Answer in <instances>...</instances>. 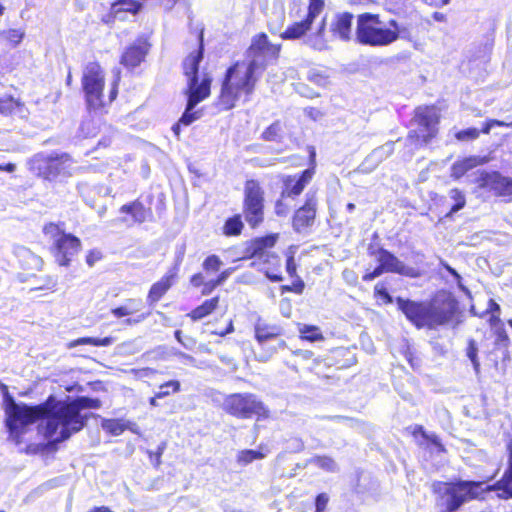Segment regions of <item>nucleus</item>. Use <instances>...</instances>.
Listing matches in <instances>:
<instances>
[{"instance_id":"52","label":"nucleus","mask_w":512,"mask_h":512,"mask_svg":"<svg viewBox=\"0 0 512 512\" xmlns=\"http://www.w3.org/2000/svg\"><path fill=\"white\" fill-rule=\"evenodd\" d=\"M285 198H280L275 203V214L279 217H286L290 212V207L284 202Z\"/></svg>"},{"instance_id":"44","label":"nucleus","mask_w":512,"mask_h":512,"mask_svg":"<svg viewBox=\"0 0 512 512\" xmlns=\"http://www.w3.org/2000/svg\"><path fill=\"white\" fill-rule=\"evenodd\" d=\"M180 390V382L177 380L168 381L159 387V391L156 392V397L164 398L171 393L178 392Z\"/></svg>"},{"instance_id":"61","label":"nucleus","mask_w":512,"mask_h":512,"mask_svg":"<svg viewBox=\"0 0 512 512\" xmlns=\"http://www.w3.org/2000/svg\"><path fill=\"white\" fill-rule=\"evenodd\" d=\"M99 253H95V252H90L87 257H86V262L87 264L92 267L95 263V261H97L99 259V256H98Z\"/></svg>"},{"instance_id":"39","label":"nucleus","mask_w":512,"mask_h":512,"mask_svg":"<svg viewBox=\"0 0 512 512\" xmlns=\"http://www.w3.org/2000/svg\"><path fill=\"white\" fill-rule=\"evenodd\" d=\"M299 332L303 340L315 342L323 339V335L317 326L303 325Z\"/></svg>"},{"instance_id":"51","label":"nucleus","mask_w":512,"mask_h":512,"mask_svg":"<svg viewBox=\"0 0 512 512\" xmlns=\"http://www.w3.org/2000/svg\"><path fill=\"white\" fill-rule=\"evenodd\" d=\"M329 502L327 493H320L315 498V512H324Z\"/></svg>"},{"instance_id":"56","label":"nucleus","mask_w":512,"mask_h":512,"mask_svg":"<svg viewBox=\"0 0 512 512\" xmlns=\"http://www.w3.org/2000/svg\"><path fill=\"white\" fill-rule=\"evenodd\" d=\"M231 274V269H227L223 272H221L218 277L213 280V285H222L227 279L228 277L230 276Z\"/></svg>"},{"instance_id":"58","label":"nucleus","mask_w":512,"mask_h":512,"mask_svg":"<svg viewBox=\"0 0 512 512\" xmlns=\"http://www.w3.org/2000/svg\"><path fill=\"white\" fill-rule=\"evenodd\" d=\"M293 354L301 357L304 360H309L313 357V352L310 350L298 349L293 351Z\"/></svg>"},{"instance_id":"7","label":"nucleus","mask_w":512,"mask_h":512,"mask_svg":"<svg viewBox=\"0 0 512 512\" xmlns=\"http://www.w3.org/2000/svg\"><path fill=\"white\" fill-rule=\"evenodd\" d=\"M223 408L227 413L242 419L254 415L258 418L269 416V410L253 394H231L225 398Z\"/></svg>"},{"instance_id":"54","label":"nucleus","mask_w":512,"mask_h":512,"mask_svg":"<svg viewBox=\"0 0 512 512\" xmlns=\"http://www.w3.org/2000/svg\"><path fill=\"white\" fill-rule=\"evenodd\" d=\"M506 125L504 122L500 121V120H489L488 122H486L483 126V128L481 129V132L484 133V134H488L490 133L491 129L494 127V126H504Z\"/></svg>"},{"instance_id":"48","label":"nucleus","mask_w":512,"mask_h":512,"mask_svg":"<svg viewBox=\"0 0 512 512\" xmlns=\"http://www.w3.org/2000/svg\"><path fill=\"white\" fill-rule=\"evenodd\" d=\"M480 131L477 128H467L456 133V138L460 141L474 140L479 137Z\"/></svg>"},{"instance_id":"8","label":"nucleus","mask_w":512,"mask_h":512,"mask_svg":"<svg viewBox=\"0 0 512 512\" xmlns=\"http://www.w3.org/2000/svg\"><path fill=\"white\" fill-rule=\"evenodd\" d=\"M243 215L252 228L264 220V190L253 179L247 180L244 185Z\"/></svg>"},{"instance_id":"36","label":"nucleus","mask_w":512,"mask_h":512,"mask_svg":"<svg viewBox=\"0 0 512 512\" xmlns=\"http://www.w3.org/2000/svg\"><path fill=\"white\" fill-rule=\"evenodd\" d=\"M309 463L319 467L326 472L334 473L338 471V465L334 459L328 456H315L309 460Z\"/></svg>"},{"instance_id":"57","label":"nucleus","mask_w":512,"mask_h":512,"mask_svg":"<svg viewBox=\"0 0 512 512\" xmlns=\"http://www.w3.org/2000/svg\"><path fill=\"white\" fill-rule=\"evenodd\" d=\"M417 431L421 433V435L424 438L430 440L433 444L440 445L439 438L436 435H432L431 437H429L422 426H417Z\"/></svg>"},{"instance_id":"15","label":"nucleus","mask_w":512,"mask_h":512,"mask_svg":"<svg viewBox=\"0 0 512 512\" xmlns=\"http://www.w3.org/2000/svg\"><path fill=\"white\" fill-rule=\"evenodd\" d=\"M377 261L381 263L386 272L396 273L403 276L415 277V269L407 266L387 249L379 248Z\"/></svg>"},{"instance_id":"10","label":"nucleus","mask_w":512,"mask_h":512,"mask_svg":"<svg viewBox=\"0 0 512 512\" xmlns=\"http://www.w3.org/2000/svg\"><path fill=\"white\" fill-rule=\"evenodd\" d=\"M414 120L418 124V131H411L409 138H422V142L428 144L437 133L439 122L437 109L435 107H418Z\"/></svg>"},{"instance_id":"18","label":"nucleus","mask_w":512,"mask_h":512,"mask_svg":"<svg viewBox=\"0 0 512 512\" xmlns=\"http://www.w3.org/2000/svg\"><path fill=\"white\" fill-rule=\"evenodd\" d=\"M483 185L489 187L498 196H512V178L504 177L498 172L485 174Z\"/></svg>"},{"instance_id":"27","label":"nucleus","mask_w":512,"mask_h":512,"mask_svg":"<svg viewBox=\"0 0 512 512\" xmlns=\"http://www.w3.org/2000/svg\"><path fill=\"white\" fill-rule=\"evenodd\" d=\"M277 239L278 236L276 234L256 238L249 248L251 256L261 255L266 249L272 248L276 244Z\"/></svg>"},{"instance_id":"38","label":"nucleus","mask_w":512,"mask_h":512,"mask_svg":"<svg viewBox=\"0 0 512 512\" xmlns=\"http://www.w3.org/2000/svg\"><path fill=\"white\" fill-rule=\"evenodd\" d=\"M286 347V342L284 340H278L277 345H267L265 349H261L262 351L256 354V359L260 362H267L278 349H283Z\"/></svg>"},{"instance_id":"24","label":"nucleus","mask_w":512,"mask_h":512,"mask_svg":"<svg viewBox=\"0 0 512 512\" xmlns=\"http://www.w3.org/2000/svg\"><path fill=\"white\" fill-rule=\"evenodd\" d=\"M312 23H310L307 19H303L298 22H294L289 25L285 31L280 34V37L283 40H300L302 38L305 39L308 31L311 30Z\"/></svg>"},{"instance_id":"17","label":"nucleus","mask_w":512,"mask_h":512,"mask_svg":"<svg viewBox=\"0 0 512 512\" xmlns=\"http://www.w3.org/2000/svg\"><path fill=\"white\" fill-rule=\"evenodd\" d=\"M353 18V14L350 12L335 14L329 25L332 35L341 41H349L351 39Z\"/></svg>"},{"instance_id":"64","label":"nucleus","mask_w":512,"mask_h":512,"mask_svg":"<svg viewBox=\"0 0 512 512\" xmlns=\"http://www.w3.org/2000/svg\"><path fill=\"white\" fill-rule=\"evenodd\" d=\"M16 170V165L13 163H7L5 165L0 164V171L12 173Z\"/></svg>"},{"instance_id":"4","label":"nucleus","mask_w":512,"mask_h":512,"mask_svg":"<svg viewBox=\"0 0 512 512\" xmlns=\"http://www.w3.org/2000/svg\"><path fill=\"white\" fill-rule=\"evenodd\" d=\"M402 30L395 19H390L386 26L379 15L363 13L357 18L356 41L370 47L388 46L399 39Z\"/></svg>"},{"instance_id":"63","label":"nucleus","mask_w":512,"mask_h":512,"mask_svg":"<svg viewBox=\"0 0 512 512\" xmlns=\"http://www.w3.org/2000/svg\"><path fill=\"white\" fill-rule=\"evenodd\" d=\"M287 272L289 275H293L296 272V265L294 263L293 258H289L286 263Z\"/></svg>"},{"instance_id":"20","label":"nucleus","mask_w":512,"mask_h":512,"mask_svg":"<svg viewBox=\"0 0 512 512\" xmlns=\"http://www.w3.org/2000/svg\"><path fill=\"white\" fill-rule=\"evenodd\" d=\"M254 330L255 338L261 349H265L270 340L277 338L282 333L281 327L267 324L261 320L257 321Z\"/></svg>"},{"instance_id":"53","label":"nucleus","mask_w":512,"mask_h":512,"mask_svg":"<svg viewBox=\"0 0 512 512\" xmlns=\"http://www.w3.org/2000/svg\"><path fill=\"white\" fill-rule=\"evenodd\" d=\"M314 174L313 168H308L304 171H302L299 175H295L296 179H298L304 186H306L310 180L312 179V176Z\"/></svg>"},{"instance_id":"23","label":"nucleus","mask_w":512,"mask_h":512,"mask_svg":"<svg viewBox=\"0 0 512 512\" xmlns=\"http://www.w3.org/2000/svg\"><path fill=\"white\" fill-rule=\"evenodd\" d=\"M326 17H324L314 33L307 35L304 44L316 51H326L330 49L328 41L325 38Z\"/></svg>"},{"instance_id":"26","label":"nucleus","mask_w":512,"mask_h":512,"mask_svg":"<svg viewBox=\"0 0 512 512\" xmlns=\"http://www.w3.org/2000/svg\"><path fill=\"white\" fill-rule=\"evenodd\" d=\"M305 186L296 179V176H287L283 181V189L281 191L282 198H292L299 196Z\"/></svg>"},{"instance_id":"22","label":"nucleus","mask_w":512,"mask_h":512,"mask_svg":"<svg viewBox=\"0 0 512 512\" xmlns=\"http://www.w3.org/2000/svg\"><path fill=\"white\" fill-rule=\"evenodd\" d=\"M394 151V142L388 141L384 145L375 148L364 160L362 167L372 170L383 160L388 158Z\"/></svg>"},{"instance_id":"2","label":"nucleus","mask_w":512,"mask_h":512,"mask_svg":"<svg viewBox=\"0 0 512 512\" xmlns=\"http://www.w3.org/2000/svg\"><path fill=\"white\" fill-rule=\"evenodd\" d=\"M395 303L417 329L434 330L439 326H445L452 322L459 312L457 299L448 292H440L430 301H415L398 296Z\"/></svg>"},{"instance_id":"42","label":"nucleus","mask_w":512,"mask_h":512,"mask_svg":"<svg viewBox=\"0 0 512 512\" xmlns=\"http://www.w3.org/2000/svg\"><path fill=\"white\" fill-rule=\"evenodd\" d=\"M102 428L114 436L122 434L125 430L124 424L118 419H105Z\"/></svg>"},{"instance_id":"47","label":"nucleus","mask_w":512,"mask_h":512,"mask_svg":"<svg viewBox=\"0 0 512 512\" xmlns=\"http://www.w3.org/2000/svg\"><path fill=\"white\" fill-rule=\"evenodd\" d=\"M222 264L221 259L217 255H210L204 260L203 268L206 271H218Z\"/></svg>"},{"instance_id":"19","label":"nucleus","mask_w":512,"mask_h":512,"mask_svg":"<svg viewBox=\"0 0 512 512\" xmlns=\"http://www.w3.org/2000/svg\"><path fill=\"white\" fill-rule=\"evenodd\" d=\"M176 276V268L169 271L158 282L154 283L148 293L147 302L150 306L155 305L161 297L170 289L173 279Z\"/></svg>"},{"instance_id":"13","label":"nucleus","mask_w":512,"mask_h":512,"mask_svg":"<svg viewBox=\"0 0 512 512\" xmlns=\"http://www.w3.org/2000/svg\"><path fill=\"white\" fill-rule=\"evenodd\" d=\"M81 248L80 240L72 235L61 233L54 243V256L60 266H69L71 259Z\"/></svg>"},{"instance_id":"59","label":"nucleus","mask_w":512,"mask_h":512,"mask_svg":"<svg viewBox=\"0 0 512 512\" xmlns=\"http://www.w3.org/2000/svg\"><path fill=\"white\" fill-rule=\"evenodd\" d=\"M180 361L181 363L183 364H188V365H191V366H196V359L189 355V354H180Z\"/></svg>"},{"instance_id":"46","label":"nucleus","mask_w":512,"mask_h":512,"mask_svg":"<svg viewBox=\"0 0 512 512\" xmlns=\"http://www.w3.org/2000/svg\"><path fill=\"white\" fill-rule=\"evenodd\" d=\"M166 447H167V443L164 441L158 445L157 450L155 452H153L151 450L147 451L149 458H150L152 464L154 465V467L157 468L160 466L161 457H162Z\"/></svg>"},{"instance_id":"40","label":"nucleus","mask_w":512,"mask_h":512,"mask_svg":"<svg viewBox=\"0 0 512 512\" xmlns=\"http://www.w3.org/2000/svg\"><path fill=\"white\" fill-rule=\"evenodd\" d=\"M450 197L454 200L455 203L451 207L450 211L446 214V217H451L454 213L464 208L466 204L464 194L457 188H454L450 191Z\"/></svg>"},{"instance_id":"34","label":"nucleus","mask_w":512,"mask_h":512,"mask_svg":"<svg viewBox=\"0 0 512 512\" xmlns=\"http://www.w3.org/2000/svg\"><path fill=\"white\" fill-rule=\"evenodd\" d=\"M243 227L241 215H234L225 221L223 232L227 236H237L241 234Z\"/></svg>"},{"instance_id":"6","label":"nucleus","mask_w":512,"mask_h":512,"mask_svg":"<svg viewBox=\"0 0 512 512\" xmlns=\"http://www.w3.org/2000/svg\"><path fill=\"white\" fill-rule=\"evenodd\" d=\"M279 52L280 46L270 43L267 35L260 33L252 38L246 51L247 62L245 63L259 77L268 65L277 60Z\"/></svg>"},{"instance_id":"37","label":"nucleus","mask_w":512,"mask_h":512,"mask_svg":"<svg viewBox=\"0 0 512 512\" xmlns=\"http://www.w3.org/2000/svg\"><path fill=\"white\" fill-rule=\"evenodd\" d=\"M263 447H260L259 450H242L238 453L237 461L241 465H248L257 459H262L266 456V453L262 451Z\"/></svg>"},{"instance_id":"35","label":"nucleus","mask_w":512,"mask_h":512,"mask_svg":"<svg viewBox=\"0 0 512 512\" xmlns=\"http://www.w3.org/2000/svg\"><path fill=\"white\" fill-rule=\"evenodd\" d=\"M478 344L474 339H469L465 350L466 357L471 361L476 375L480 374V361L478 357Z\"/></svg>"},{"instance_id":"43","label":"nucleus","mask_w":512,"mask_h":512,"mask_svg":"<svg viewBox=\"0 0 512 512\" xmlns=\"http://www.w3.org/2000/svg\"><path fill=\"white\" fill-rule=\"evenodd\" d=\"M323 8V0H309L308 12L307 15L305 16V19H307L310 23L313 24L315 19L322 12Z\"/></svg>"},{"instance_id":"33","label":"nucleus","mask_w":512,"mask_h":512,"mask_svg":"<svg viewBox=\"0 0 512 512\" xmlns=\"http://www.w3.org/2000/svg\"><path fill=\"white\" fill-rule=\"evenodd\" d=\"M112 7L115 10V13L123 11L137 15L142 10L143 5L136 0H116Z\"/></svg>"},{"instance_id":"31","label":"nucleus","mask_w":512,"mask_h":512,"mask_svg":"<svg viewBox=\"0 0 512 512\" xmlns=\"http://www.w3.org/2000/svg\"><path fill=\"white\" fill-rule=\"evenodd\" d=\"M48 439L47 443H40V444H31L27 447V453H38V452H54L58 449V445L61 442H58L59 439V432L52 437H46Z\"/></svg>"},{"instance_id":"60","label":"nucleus","mask_w":512,"mask_h":512,"mask_svg":"<svg viewBox=\"0 0 512 512\" xmlns=\"http://www.w3.org/2000/svg\"><path fill=\"white\" fill-rule=\"evenodd\" d=\"M191 284L195 287H198L200 285L203 284L204 282V277L201 273H197V274H194L192 277H191V280H190Z\"/></svg>"},{"instance_id":"55","label":"nucleus","mask_w":512,"mask_h":512,"mask_svg":"<svg viewBox=\"0 0 512 512\" xmlns=\"http://www.w3.org/2000/svg\"><path fill=\"white\" fill-rule=\"evenodd\" d=\"M445 269L448 271V273L453 276L455 278V280H457L458 282V285H459V288L465 292H468V290L466 289V287H464L460 281H461V276L460 274L453 268L451 267L450 265L448 264H445Z\"/></svg>"},{"instance_id":"16","label":"nucleus","mask_w":512,"mask_h":512,"mask_svg":"<svg viewBox=\"0 0 512 512\" xmlns=\"http://www.w3.org/2000/svg\"><path fill=\"white\" fill-rule=\"evenodd\" d=\"M149 51V44L146 40L139 39L130 45L122 54L121 64L133 69L144 61Z\"/></svg>"},{"instance_id":"1","label":"nucleus","mask_w":512,"mask_h":512,"mask_svg":"<svg viewBox=\"0 0 512 512\" xmlns=\"http://www.w3.org/2000/svg\"><path fill=\"white\" fill-rule=\"evenodd\" d=\"M5 411V425L9 432V440L16 445L22 443V436L30 425L41 421L38 428L46 437H52L59 431L58 442L68 440L73 433L80 431L86 424L81 415L84 409H99L101 401L98 398L79 396L73 401H57L50 396L44 403L28 405L17 403L9 393L7 385L0 382Z\"/></svg>"},{"instance_id":"12","label":"nucleus","mask_w":512,"mask_h":512,"mask_svg":"<svg viewBox=\"0 0 512 512\" xmlns=\"http://www.w3.org/2000/svg\"><path fill=\"white\" fill-rule=\"evenodd\" d=\"M317 211V199L314 193H307L305 203L298 208L292 219L293 230L302 233L312 227Z\"/></svg>"},{"instance_id":"49","label":"nucleus","mask_w":512,"mask_h":512,"mask_svg":"<svg viewBox=\"0 0 512 512\" xmlns=\"http://www.w3.org/2000/svg\"><path fill=\"white\" fill-rule=\"evenodd\" d=\"M490 310H491V317H490V324L492 327H496L499 325H502L501 320L499 318L500 315V306L497 304L494 300H490Z\"/></svg>"},{"instance_id":"21","label":"nucleus","mask_w":512,"mask_h":512,"mask_svg":"<svg viewBox=\"0 0 512 512\" xmlns=\"http://www.w3.org/2000/svg\"><path fill=\"white\" fill-rule=\"evenodd\" d=\"M493 328L495 330L496 339L494 342L495 349L493 352H491V355L494 356L493 361L495 364H497L499 360L505 361L509 359L508 347L510 344V339L505 329L503 328V325H499Z\"/></svg>"},{"instance_id":"25","label":"nucleus","mask_w":512,"mask_h":512,"mask_svg":"<svg viewBox=\"0 0 512 512\" xmlns=\"http://www.w3.org/2000/svg\"><path fill=\"white\" fill-rule=\"evenodd\" d=\"M485 160L484 158H480L478 156H470L466 157L462 160L456 161L452 165V177L459 179L461 178L467 171L471 170L472 168L484 164Z\"/></svg>"},{"instance_id":"14","label":"nucleus","mask_w":512,"mask_h":512,"mask_svg":"<svg viewBox=\"0 0 512 512\" xmlns=\"http://www.w3.org/2000/svg\"><path fill=\"white\" fill-rule=\"evenodd\" d=\"M119 212L130 215V218H120V222L127 224L128 226L133 224H142L150 220L153 216L151 208L145 207L138 199L122 205Z\"/></svg>"},{"instance_id":"32","label":"nucleus","mask_w":512,"mask_h":512,"mask_svg":"<svg viewBox=\"0 0 512 512\" xmlns=\"http://www.w3.org/2000/svg\"><path fill=\"white\" fill-rule=\"evenodd\" d=\"M141 308H142L141 300L128 299L124 305L112 309L111 313L115 317L121 318L124 316L134 314V313L140 311Z\"/></svg>"},{"instance_id":"28","label":"nucleus","mask_w":512,"mask_h":512,"mask_svg":"<svg viewBox=\"0 0 512 512\" xmlns=\"http://www.w3.org/2000/svg\"><path fill=\"white\" fill-rule=\"evenodd\" d=\"M284 138L283 124L277 120L268 126L261 134V139L267 142L281 143Z\"/></svg>"},{"instance_id":"9","label":"nucleus","mask_w":512,"mask_h":512,"mask_svg":"<svg viewBox=\"0 0 512 512\" xmlns=\"http://www.w3.org/2000/svg\"><path fill=\"white\" fill-rule=\"evenodd\" d=\"M82 86L89 110H96L103 105L104 74L98 63L90 62L86 65Z\"/></svg>"},{"instance_id":"41","label":"nucleus","mask_w":512,"mask_h":512,"mask_svg":"<svg viewBox=\"0 0 512 512\" xmlns=\"http://www.w3.org/2000/svg\"><path fill=\"white\" fill-rule=\"evenodd\" d=\"M114 339L112 337H104V338H94V337H82L77 339L73 346L75 345H93V346H101L107 347L113 343Z\"/></svg>"},{"instance_id":"30","label":"nucleus","mask_w":512,"mask_h":512,"mask_svg":"<svg viewBox=\"0 0 512 512\" xmlns=\"http://www.w3.org/2000/svg\"><path fill=\"white\" fill-rule=\"evenodd\" d=\"M23 108L24 105L12 96L0 97V114L3 116H9L16 112L21 113Z\"/></svg>"},{"instance_id":"5","label":"nucleus","mask_w":512,"mask_h":512,"mask_svg":"<svg viewBox=\"0 0 512 512\" xmlns=\"http://www.w3.org/2000/svg\"><path fill=\"white\" fill-rule=\"evenodd\" d=\"M258 75L245 62H236L230 66L224 76L219 105L223 110L235 107L240 94L249 96L253 93L258 81Z\"/></svg>"},{"instance_id":"50","label":"nucleus","mask_w":512,"mask_h":512,"mask_svg":"<svg viewBox=\"0 0 512 512\" xmlns=\"http://www.w3.org/2000/svg\"><path fill=\"white\" fill-rule=\"evenodd\" d=\"M375 295L379 296L385 303H393V297L389 294L387 288L382 283H377L374 287Z\"/></svg>"},{"instance_id":"45","label":"nucleus","mask_w":512,"mask_h":512,"mask_svg":"<svg viewBox=\"0 0 512 512\" xmlns=\"http://www.w3.org/2000/svg\"><path fill=\"white\" fill-rule=\"evenodd\" d=\"M3 38L16 47L24 38L25 32L21 29H9L3 32Z\"/></svg>"},{"instance_id":"62","label":"nucleus","mask_w":512,"mask_h":512,"mask_svg":"<svg viewBox=\"0 0 512 512\" xmlns=\"http://www.w3.org/2000/svg\"><path fill=\"white\" fill-rule=\"evenodd\" d=\"M218 285H213V280L207 282L204 284V287H203V290H202V294L203 295H208L212 292L213 289H215Z\"/></svg>"},{"instance_id":"11","label":"nucleus","mask_w":512,"mask_h":512,"mask_svg":"<svg viewBox=\"0 0 512 512\" xmlns=\"http://www.w3.org/2000/svg\"><path fill=\"white\" fill-rule=\"evenodd\" d=\"M71 164V157L66 153L49 154L42 157V165L39 170L46 179L53 180L58 176L70 175Z\"/></svg>"},{"instance_id":"29","label":"nucleus","mask_w":512,"mask_h":512,"mask_svg":"<svg viewBox=\"0 0 512 512\" xmlns=\"http://www.w3.org/2000/svg\"><path fill=\"white\" fill-rule=\"evenodd\" d=\"M219 303V297H213L211 299L205 300L201 305L196 307L190 314L191 318L195 321L201 320L204 317L211 314L217 307Z\"/></svg>"},{"instance_id":"3","label":"nucleus","mask_w":512,"mask_h":512,"mask_svg":"<svg viewBox=\"0 0 512 512\" xmlns=\"http://www.w3.org/2000/svg\"><path fill=\"white\" fill-rule=\"evenodd\" d=\"M203 57L204 42L201 34L198 39V48L191 52L183 61V70L188 82L185 92L187 104L179 121L185 126L190 125L201 117V111H194V108L210 95L212 78L209 74L203 73L202 78L199 79V65Z\"/></svg>"}]
</instances>
